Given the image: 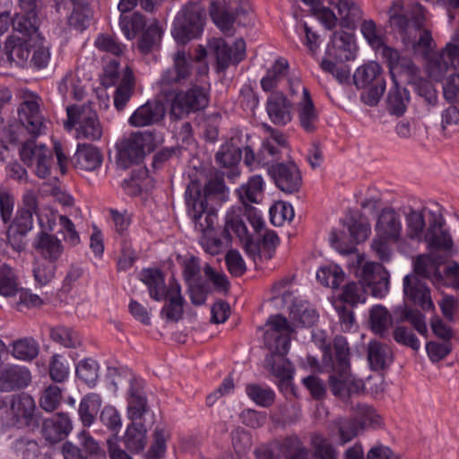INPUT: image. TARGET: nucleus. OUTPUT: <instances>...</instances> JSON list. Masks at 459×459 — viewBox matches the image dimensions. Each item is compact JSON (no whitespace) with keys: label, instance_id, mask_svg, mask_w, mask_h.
<instances>
[{"label":"nucleus","instance_id":"28","mask_svg":"<svg viewBox=\"0 0 459 459\" xmlns=\"http://www.w3.org/2000/svg\"><path fill=\"white\" fill-rule=\"evenodd\" d=\"M10 408L17 424L30 426L34 423L36 404L33 398L28 394L22 393L13 395Z\"/></svg>","mask_w":459,"mask_h":459},{"label":"nucleus","instance_id":"58","mask_svg":"<svg viewBox=\"0 0 459 459\" xmlns=\"http://www.w3.org/2000/svg\"><path fill=\"white\" fill-rule=\"evenodd\" d=\"M160 38L161 30L157 22L150 24L139 39V50L143 54L151 52L153 47L160 41Z\"/></svg>","mask_w":459,"mask_h":459},{"label":"nucleus","instance_id":"5","mask_svg":"<svg viewBox=\"0 0 459 459\" xmlns=\"http://www.w3.org/2000/svg\"><path fill=\"white\" fill-rule=\"evenodd\" d=\"M241 207H232L226 215L223 237L227 244L231 241V230L237 235L246 252L252 256L259 255L262 248H274L279 243L277 235L273 231H266L261 236L260 231L264 227L258 232L255 230V236L249 234L241 219Z\"/></svg>","mask_w":459,"mask_h":459},{"label":"nucleus","instance_id":"44","mask_svg":"<svg viewBox=\"0 0 459 459\" xmlns=\"http://www.w3.org/2000/svg\"><path fill=\"white\" fill-rule=\"evenodd\" d=\"M394 83V87L390 89L387 94L386 107L391 114L401 116L406 110L409 94L405 88L398 85L396 81Z\"/></svg>","mask_w":459,"mask_h":459},{"label":"nucleus","instance_id":"4","mask_svg":"<svg viewBox=\"0 0 459 459\" xmlns=\"http://www.w3.org/2000/svg\"><path fill=\"white\" fill-rule=\"evenodd\" d=\"M140 279L148 287L152 299L164 302L160 311L161 316L167 321L178 322L184 312V298L181 295L179 284L169 281L167 286L163 273L158 269L143 270Z\"/></svg>","mask_w":459,"mask_h":459},{"label":"nucleus","instance_id":"25","mask_svg":"<svg viewBox=\"0 0 459 459\" xmlns=\"http://www.w3.org/2000/svg\"><path fill=\"white\" fill-rule=\"evenodd\" d=\"M266 111L274 125L285 126L291 121L292 104L282 92L274 91L269 96Z\"/></svg>","mask_w":459,"mask_h":459},{"label":"nucleus","instance_id":"49","mask_svg":"<svg viewBox=\"0 0 459 459\" xmlns=\"http://www.w3.org/2000/svg\"><path fill=\"white\" fill-rule=\"evenodd\" d=\"M39 346L32 338H22L13 342L12 354L21 360H31L37 357Z\"/></svg>","mask_w":459,"mask_h":459},{"label":"nucleus","instance_id":"19","mask_svg":"<svg viewBox=\"0 0 459 459\" xmlns=\"http://www.w3.org/2000/svg\"><path fill=\"white\" fill-rule=\"evenodd\" d=\"M209 47L215 56L218 72L226 70L231 64H238L246 56V43L243 39H237L232 47L223 39H212Z\"/></svg>","mask_w":459,"mask_h":459},{"label":"nucleus","instance_id":"42","mask_svg":"<svg viewBox=\"0 0 459 459\" xmlns=\"http://www.w3.org/2000/svg\"><path fill=\"white\" fill-rule=\"evenodd\" d=\"M289 63L285 58H278L261 80V86L264 91H271L278 86L281 80L287 76Z\"/></svg>","mask_w":459,"mask_h":459},{"label":"nucleus","instance_id":"3","mask_svg":"<svg viewBox=\"0 0 459 459\" xmlns=\"http://www.w3.org/2000/svg\"><path fill=\"white\" fill-rule=\"evenodd\" d=\"M268 328L264 332V344L271 351L267 359L268 367L273 376L281 380L292 377L293 368L291 363L284 357L290 343L292 328L286 317L275 315L267 320Z\"/></svg>","mask_w":459,"mask_h":459},{"label":"nucleus","instance_id":"43","mask_svg":"<svg viewBox=\"0 0 459 459\" xmlns=\"http://www.w3.org/2000/svg\"><path fill=\"white\" fill-rule=\"evenodd\" d=\"M119 26L125 37L132 40L144 29L146 21L144 16L139 12H134L130 14H127V13H121Z\"/></svg>","mask_w":459,"mask_h":459},{"label":"nucleus","instance_id":"41","mask_svg":"<svg viewBox=\"0 0 459 459\" xmlns=\"http://www.w3.org/2000/svg\"><path fill=\"white\" fill-rule=\"evenodd\" d=\"M369 324L376 334L384 337L389 327L393 325V318L385 307L376 305L369 311Z\"/></svg>","mask_w":459,"mask_h":459},{"label":"nucleus","instance_id":"1","mask_svg":"<svg viewBox=\"0 0 459 459\" xmlns=\"http://www.w3.org/2000/svg\"><path fill=\"white\" fill-rule=\"evenodd\" d=\"M321 349V371L328 374L327 384L331 393L342 400L359 394L364 383L351 372V350L346 338L337 335L332 345L325 344Z\"/></svg>","mask_w":459,"mask_h":459},{"label":"nucleus","instance_id":"48","mask_svg":"<svg viewBox=\"0 0 459 459\" xmlns=\"http://www.w3.org/2000/svg\"><path fill=\"white\" fill-rule=\"evenodd\" d=\"M411 275H418L420 279H430L431 277L441 279V273L438 271L436 262L433 258L426 255H419L416 258L413 266V273Z\"/></svg>","mask_w":459,"mask_h":459},{"label":"nucleus","instance_id":"59","mask_svg":"<svg viewBox=\"0 0 459 459\" xmlns=\"http://www.w3.org/2000/svg\"><path fill=\"white\" fill-rule=\"evenodd\" d=\"M316 279L325 286L335 289L344 281V273L338 266L322 267L316 273Z\"/></svg>","mask_w":459,"mask_h":459},{"label":"nucleus","instance_id":"63","mask_svg":"<svg viewBox=\"0 0 459 459\" xmlns=\"http://www.w3.org/2000/svg\"><path fill=\"white\" fill-rule=\"evenodd\" d=\"M169 434L162 428H156L153 433V443L147 452V459H160L166 451V441Z\"/></svg>","mask_w":459,"mask_h":459},{"label":"nucleus","instance_id":"15","mask_svg":"<svg viewBox=\"0 0 459 459\" xmlns=\"http://www.w3.org/2000/svg\"><path fill=\"white\" fill-rule=\"evenodd\" d=\"M152 141L147 132H135L129 134L117 144V165L126 169L139 163L144 157V149Z\"/></svg>","mask_w":459,"mask_h":459},{"label":"nucleus","instance_id":"12","mask_svg":"<svg viewBox=\"0 0 459 459\" xmlns=\"http://www.w3.org/2000/svg\"><path fill=\"white\" fill-rule=\"evenodd\" d=\"M40 99L32 94L28 93L23 96V100L18 108V117L22 126H13V142H21L17 131L26 129L33 139L37 136L45 134L47 124L43 120L40 112Z\"/></svg>","mask_w":459,"mask_h":459},{"label":"nucleus","instance_id":"29","mask_svg":"<svg viewBox=\"0 0 459 459\" xmlns=\"http://www.w3.org/2000/svg\"><path fill=\"white\" fill-rule=\"evenodd\" d=\"M30 371L19 366L0 368V390L4 392L27 386L30 382Z\"/></svg>","mask_w":459,"mask_h":459},{"label":"nucleus","instance_id":"57","mask_svg":"<svg viewBox=\"0 0 459 459\" xmlns=\"http://www.w3.org/2000/svg\"><path fill=\"white\" fill-rule=\"evenodd\" d=\"M335 425L338 429V435L341 445H345L346 443L352 440L360 430H363L359 428V425L356 419H339L335 421Z\"/></svg>","mask_w":459,"mask_h":459},{"label":"nucleus","instance_id":"40","mask_svg":"<svg viewBox=\"0 0 459 459\" xmlns=\"http://www.w3.org/2000/svg\"><path fill=\"white\" fill-rule=\"evenodd\" d=\"M309 7L310 13L317 19L326 30H333L337 25V16L331 8L325 6L321 0H301Z\"/></svg>","mask_w":459,"mask_h":459},{"label":"nucleus","instance_id":"20","mask_svg":"<svg viewBox=\"0 0 459 459\" xmlns=\"http://www.w3.org/2000/svg\"><path fill=\"white\" fill-rule=\"evenodd\" d=\"M381 56L387 64L394 82L396 81L395 76H404L408 83L418 79L420 68L411 58L402 56L395 48L383 46Z\"/></svg>","mask_w":459,"mask_h":459},{"label":"nucleus","instance_id":"2","mask_svg":"<svg viewBox=\"0 0 459 459\" xmlns=\"http://www.w3.org/2000/svg\"><path fill=\"white\" fill-rule=\"evenodd\" d=\"M388 13L390 25L397 30L404 46L423 54L431 48L433 39L425 27V16L420 5L405 9L400 1H395Z\"/></svg>","mask_w":459,"mask_h":459},{"label":"nucleus","instance_id":"50","mask_svg":"<svg viewBox=\"0 0 459 459\" xmlns=\"http://www.w3.org/2000/svg\"><path fill=\"white\" fill-rule=\"evenodd\" d=\"M99 366L92 359H86L81 361L75 368L77 377L89 387H94L99 378Z\"/></svg>","mask_w":459,"mask_h":459},{"label":"nucleus","instance_id":"31","mask_svg":"<svg viewBox=\"0 0 459 459\" xmlns=\"http://www.w3.org/2000/svg\"><path fill=\"white\" fill-rule=\"evenodd\" d=\"M241 160V150L233 143H227L221 145L215 155L216 162L223 168L229 169L227 177L234 180L240 174L238 164Z\"/></svg>","mask_w":459,"mask_h":459},{"label":"nucleus","instance_id":"61","mask_svg":"<svg viewBox=\"0 0 459 459\" xmlns=\"http://www.w3.org/2000/svg\"><path fill=\"white\" fill-rule=\"evenodd\" d=\"M95 47L103 52L110 53L119 56L124 53L125 46L117 41L116 38L108 34H100L94 42Z\"/></svg>","mask_w":459,"mask_h":459},{"label":"nucleus","instance_id":"35","mask_svg":"<svg viewBox=\"0 0 459 459\" xmlns=\"http://www.w3.org/2000/svg\"><path fill=\"white\" fill-rule=\"evenodd\" d=\"M135 80L133 71L126 66L114 93V106L117 111H122L134 92Z\"/></svg>","mask_w":459,"mask_h":459},{"label":"nucleus","instance_id":"22","mask_svg":"<svg viewBox=\"0 0 459 459\" xmlns=\"http://www.w3.org/2000/svg\"><path fill=\"white\" fill-rule=\"evenodd\" d=\"M351 244H345L342 231H333L330 237L332 245L342 254L352 253L355 250L353 243L364 242L369 236L371 229L368 222L353 221L349 225Z\"/></svg>","mask_w":459,"mask_h":459},{"label":"nucleus","instance_id":"9","mask_svg":"<svg viewBox=\"0 0 459 459\" xmlns=\"http://www.w3.org/2000/svg\"><path fill=\"white\" fill-rule=\"evenodd\" d=\"M193 66L191 58L185 50H178L173 55V65L161 74L158 82L160 94L165 100L192 82Z\"/></svg>","mask_w":459,"mask_h":459},{"label":"nucleus","instance_id":"13","mask_svg":"<svg viewBox=\"0 0 459 459\" xmlns=\"http://www.w3.org/2000/svg\"><path fill=\"white\" fill-rule=\"evenodd\" d=\"M353 81L358 88H368L361 97L367 105L373 107L379 102L385 90V81L378 63L369 62L359 67L354 73Z\"/></svg>","mask_w":459,"mask_h":459},{"label":"nucleus","instance_id":"11","mask_svg":"<svg viewBox=\"0 0 459 459\" xmlns=\"http://www.w3.org/2000/svg\"><path fill=\"white\" fill-rule=\"evenodd\" d=\"M189 85L187 90H179L167 99L170 102V114L178 119L204 109L208 106V90L193 82Z\"/></svg>","mask_w":459,"mask_h":459},{"label":"nucleus","instance_id":"14","mask_svg":"<svg viewBox=\"0 0 459 459\" xmlns=\"http://www.w3.org/2000/svg\"><path fill=\"white\" fill-rule=\"evenodd\" d=\"M356 275L363 287L370 290L371 295L383 298L389 290V273L377 262L363 263V257L357 255Z\"/></svg>","mask_w":459,"mask_h":459},{"label":"nucleus","instance_id":"38","mask_svg":"<svg viewBox=\"0 0 459 459\" xmlns=\"http://www.w3.org/2000/svg\"><path fill=\"white\" fill-rule=\"evenodd\" d=\"M368 359L373 370L385 368L392 361L390 348L377 341H372L368 345Z\"/></svg>","mask_w":459,"mask_h":459},{"label":"nucleus","instance_id":"23","mask_svg":"<svg viewBox=\"0 0 459 459\" xmlns=\"http://www.w3.org/2000/svg\"><path fill=\"white\" fill-rule=\"evenodd\" d=\"M444 223L445 220L440 213L431 212L424 240L430 247L449 251L453 247V240L449 233L443 229Z\"/></svg>","mask_w":459,"mask_h":459},{"label":"nucleus","instance_id":"46","mask_svg":"<svg viewBox=\"0 0 459 459\" xmlns=\"http://www.w3.org/2000/svg\"><path fill=\"white\" fill-rule=\"evenodd\" d=\"M311 446L318 459H338L339 453L332 441L319 433L311 435Z\"/></svg>","mask_w":459,"mask_h":459},{"label":"nucleus","instance_id":"32","mask_svg":"<svg viewBox=\"0 0 459 459\" xmlns=\"http://www.w3.org/2000/svg\"><path fill=\"white\" fill-rule=\"evenodd\" d=\"M337 9V23L343 28H352L361 19L362 13L354 0H328Z\"/></svg>","mask_w":459,"mask_h":459},{"label":"nucleus","instance_id":"18","mask_svg":"<svg viewBox=\"0 0 459 459\" xmlns=\"http://www.w3.org/2000/svg\"><path fill=\"white\" fill-rule=\"evenodd\" d=\"M20 157L28 167L35 166V173L40 178L50 176L52 152L44 144H37L33 140L22 143Z\"/></svg>","mask_w":459,"mask_h":459},{"label":"nucleus","instance_id":"8","mask_svg":"<svg viewBox=\"0 0 459 459\" xmlns=\"http://www.w3.org/2000/svg\"><path fill=\"white\" fill-rule=\"evenodd\" d=\"M351 35L345 31H335L331 42L328 44L325 57L322 60L321 68L333 74L340 82H346L350 79V70L345 65L337 66L333 60L345 61L352 56Z\"/></svg>","mask_w":459,"mask_h":459},{"label":"nucleus","instance_id":"34","mask_svg":"<svg viewBox=\"0 0 459 459\" xmlns=\"http://www.w3.org/2000/svg\"><path fill=\"white\" fill-rule=\"evenodd\" d=\"M76 168L84 171H92L98 169L103 160L99 148L92 144L79 143L76 150Z\"/></svg>","mask_w":459,"mask_h":459},{"label":"nucleus","instance_id":"51","mask_svg":"<svg viewBox=\"0 0 459 459\" xmlns=\"http://www.w3.org/2000/svg\"><path fill=\"white\" fill-rule=\"evenodd\" d=\"M59 235L64 242L70 247H77L81 243L80 233L74 221L67 216L59 214Z\"/></svg>","mask_w":459,"mask_h":459},{"label":"nucleus","instance_id":"37","mask_svg":"<svg viewBox=\"0 0 459 459\" xmlns=\"http://www.w3.org/2000/svg\"><path fill=\"white\" fill-rule=\"evenodd\" d=\"M148 411V403L143 388L134 385L128 390L127 397V416L132 422H137Z\"/></svg>","mask_w":459,"mask_h":459},{"label":"nucleus","instance_id":"39","mask_svg":"<svg viewBox=\"0 0 459 459\" xmlns=\"http://www.w3.org/2000/svg\"><path fill=\"white\" fill-rule=\"evenodd\" d=\"M101 398L98 394H86L79 404L78 413L84 426H91L101 406Z\"/></svg>","mask_w":459,"mask_h":459},{"label":"nucleus","instance_id":"64","mask_svg":"<svg viewBox=\"0 0 459 459\" xmlns=\"http://www.w3.org/2000/svg\"><path fill=\"white\" fill-rule=\"evenodd\" d=\"M193 221H195L196 230H200L203 235L213 232L214 225L217 220L215 213L206 212V206L200 212H192Z\"/></svg>","mask_w":459,"mask_h":459},{"label":"nucleus","instance_id":"47","mask_svg":"<svg viewBox=\"0 0 459 459\" xmlns=\"http://www.w3.org/2000/svg\"><path fill=\"white\" fill-rule=\"evenodd\" d=\"M406 236L412 240L421 241L426 227L425 219L421 211L411 210L406 214Z\"/></svg>","mask_w":459,"mask_h":459},{"label":"nucleus","instance_id":"45","mask_svg":"<svg viewBox=\"0 0 459 459\" xmlns=\"http://www.w3.org/2000/svg\"><path fill=\"white\" fill-rule=\"evenodd\" d=\"M446 56L441 52L432 54L426 64V72L428 76L436 81L440 82L453 68L446 62Z\"/></svg>","mask_w":459,"mask_h":459},{"label":"nucleus","instance_id":"17","mask_svg":"<svg viewBox=\"0 0 459 459\" xmlns=\"http://www.w3.org/2000/svg\"><path fill=\"white\" fill-rule=\"evenodd\" d=\"M41 232L34 244L35 249L45 260L56 261L57 257V238L51 234L56 226V216L52 210H45L39 214Z\"/></svg>","mask_w":459,"mask_h":459},{"label":"nucleus","instance_id":"52","mask_svg":"<svg viewBox=\"0 0 459 459\" xmlns=\"http://www.w3.org/2000/svg\"><path fill=\"white\" fill-rule=\"evenodd\" d=\"M367 299V291L359 282H349L343 288L340 295V300L354 307L359 303H364Z\"/></svg>","mask_w":459,"mask_h":459},{"label":"nucleus","instance_id":"7","mask_svg":"<svg viewBox=\"0 0 459 459\" xmlns=\"http://www.w3.org/2000/svg\"><path fill=\"white\" fill-rule=\"evenodd\" d=\"M251 13L250 0H210L208 4L211 21L226 36L233 35L237 21L246 19Z\"/></svg>","mask_w":459,"mask_h":459},{"label":"nucleus","instance_id":"10","mask_svg":"<svg viewBox=\"0 0 459 459\" xmlns=\"http://www.w3.org/2000/svg\"><path fill=\"white\" fill-rule=\"evenodd\" d=\"M67 120L64 126L67 131L75 128L77 139L95 142L100 140L103 128L95 111L86 106H71L66 108Z\"/></svg>","mask_w":459,"mask_h":459},{"label":"nucleus","instance_id":"62","mask_svg":"<svg viewBox=\"0 0 459 459\" xmlns=\"http://www.w3.org/2000/svg\"><path fill=\"white\" fill-rule=\"evenodd\" d=\"M17 283L13 270L6 265L0 268V294L10 297L18 294Z\"/></svg>","mask_w":459,"mask_h":459},{"label":"nucleus","instance_id":"21","mask_svg":"<svg viewBox=\"0 0 459 459\" xmlns=\"http://www.w3.org/2000/svg\"><path fill=\"white\" fill-rule=\"evenodd\" d=\"M276 186L283 192H298L302 184L301 173L294 162L276 163L269 169Z\"/></svg>","mask_w":459,"mask_h":459},{"label":"nucleus","instance_id":"30","mask_svg":"<svg viewBox=\"0 0 459 459\" xmlns=\"http://www.w3.org/2000/svg\"><path fill=\"white\" fill-rule=\"evenodd\" d=\"M298 118L306 133L312 134L316 131L318 114L307 89H303L302 100L298 104Z\"/></svg>","mask_w":459,"mask_h":459},{"label":"nucleus","instance_id":"24","mask_svg":"<svg viewBox=\"0 0 459 459\" xmlns=\"http://www.w3.org/2000/svg\"><path fill=\"white\" fill-rule=\"evenodd\" d=\"M403 291L405 296L423 310L434 308L430 298L429 289L418 275H406L403 279Z\"/></svg>","mask_w":459,"mask_h":459},{"label":"nucleus","instance_id":"53","mask_svg":"<svg viewBox=\"0 0 459 459\" xmlns=\"http://www.w3.org/2000/svg\"><path fill=\"white\" fill-rule=\"evenodd\" d=\"M354 419L357 420L359 428L364 429L366 427H376L381 423V417L375 409L367 404H358L353 408Z\"/></svg>","mask_w":459,"mask_h":459},{"label":"nucleus","instance_id":"26","mask_svg":"<svg viewBox=\"0 0 459 459\" xmlns=\"http://www.w3.org/2000/svg\"><path fill=\"white\" fill-rule=\"evenodd\" d=\"M165 108L160 101H147L131 115L128 123L134 127L149 126L163 119Z\"/></svg>","mask_w":459,"mask_h":459},{"label":"nucleus","instance_id":"54","mask_svg":"<svg viewBox=\"0 0 459 459\" xmlns=\"http://www.w3.org/2000/svg\"><path fill=\"white\" fill-rule=\"evenodd\" d=\"M13 29L24 35L31 36L38 30V14L15 13L13 19Z\"/></svg>","mask_w":459,"mask_h":459},{"label":"nucleus","instance_id":"56","mask_svg":"<svg viewBox=\"0 0 459 459\" xmlns=\"http://www.w3.org/2000/svg\"><path fill=\"white\" fill-rule=\"evenodd\" d=\"M246 391L252 401L263 407L271 406L275 399L274 392L268 387L251 384L247 385Z\"/></svg>","mask_w":459,"mask_h":459},{"label":"nucleus","instance_id":"27","mask_svg":"<svg viewBox=\"0 0 459 459\" xmlns=\"http://www.w3.org/2000/svg\"><path fill=\"white\" fill-rule=\"evenodd\" d=\"M376 230L382 238L398 241L402 231L400 215L392 208H384L377 217Z\"/></svg>","mask_w":459,"mask_h":459},{"label":"nucleus","instance_id":"36","mask_svg":"<svg viewBox=\"0 0 459 459\" xmlns=\"http://www.w3.org/2000/svg\"><path fill=\"white\" fill-rule=\"evenodd\" d=\"M147 440V429L142 422H131L123 437L124 445L131 454L143 452Z\"/></svg>","mask_w":459,"mask_h":459},{"label":"nucleus","instance_id":"60","mask_svg":"<svg viewBox=\"0 0 459 459\" xmlns=\"http://www.w3.org/2000/svg\"><path fill=\"white\" fill-rule=\"evenodd\" d=\"M56 269V261H48L45 259L38 261L33 269V274L36 281L41 285L48 283L55 278Z\"/></svg>","mask_w":459,"mask_h":459},{"label":"nucleus","instance_id":"16","mask_svg":"<svg viewBox=\"0 0 459 459\" xmlns=\"http://www.w3.org/2000/svg\"><path fill=\"white\" fill-rule=\"evenodd\" d=\"M264 192V180L261 176H253L247 184L237 190L238 196L241 204L245 206L247 219L254 230L257 232L264 227V221L261 215L257 213L255 208L249 204H257L261 201Z\"/></svg>","mask_w":459,"mask_h":459},{"label":"nucleus","instance_id":"33","mask_svg":"<svg viewBox=\"0 0 459 459\" xmlns=\"http://www.w3.org/2000/svg\"><path fill=\"white\" fill-rule=\"evenodd\" d=\"M30 45L24 39L10 36L5 42V53L10 63L26 66L30 56Z\"/></svg>","mask_w":459,"mask_h":459},{"label":"nucleus","instance_id":"6","mask_svg":"<svg viewBox=\"0 0 459 459\" xmlns=\"http://www.w3.org/2000/svg\"><path fill=\"white\" fill-rule=\"evenodd\" d=\"M206 20V10L203 4L197 1L185 3L174 18L173 38L181 45L199 39L204 33Z\"/></svg>","mask_w":459,"mask_h":459},{"label":"nucleus","instance_id":"55","mask_svg":"<svg viewBox=\"0 0 459 459\" xmlns=\"http://www.w3.org/2000/svg\"><path fill=\"white\" fill-rule=\"evenodd\" d=\"M186 200L192 212H200L206 204L205 195L202 193V186L197 181H191L186 190Z\"/></svg>","mask_w":459,"mask_h":459}]
</instances>
